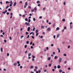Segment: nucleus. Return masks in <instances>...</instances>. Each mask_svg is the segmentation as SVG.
<instances>
[{"label": "nucleus", "mask_w": 73, "mask_h": 73, "mask_svg": "<svg viewBox=\"0 0 73 73\" xmlns=\"http://www.w3.org/2000/svg\"><path fill=\"white\" fill-rule=\"evenodd\" d=\"M25 24L26 25H28V26H30V23H27V22H25Z\"/></svg>", "instance_id": "f257e3e1"}, {"label": "nucleus", "mask_w": 73, "mask_h": 73, "mask_svg": "<svg viewBox=\"0 0 73 73\" xmlns=\"http://www.w3.org/2000/svg\"><path fill=\"white\" fill-rule=\"evenodd\" d=\"M61 61H62V58H60L58 61V62L59 63H60V62H61Z\"/></svg>", "instance_id": "f03ea898"}, {"label": "nucleus", "mask_w": 73, "mask_h": 73, "mask_svg": "<svg viewBox=\"0 0 73 73\" xmlns=\"http://www.w3.org/2000/svg\"><path fill=\"white\" fill-rule=\"evenodd\" d=\"M47 31H50V28H48L47 29Z\"/></svg>", "instance_id": "7ed1b4c3"}, {"label": "nucleus", "mask_w": 73, "mask_h": 73, "mask_svg": "<svg viewBox=\"0 0 73 73\" xmlns=\"http://www.w3.org/2000/svg\"><path fill=\"white\" fill-rule=\"evenodd\" d=\"M31 29V27H29L27 28V31H30V29Z\"/></svg>", "instance_id": "20e7f679"}, {"label": "nucleus", "mask_w": 73, "mask_h": 73, "mask_svg": "<svg viewBox=\"0 0 73 73\" xmlns=\"http://www.w3.org/2000/svg\"><path fill=\"white\" fill-rule=\"evenodd\" d=\"M61 68V66L60 65H58L57 66V68L58 69H60Z\"/></svg>", "instance_id": "39448f33"}, {"label": "nucleus", "mask_w": 73, "mask_h": 73, "mask_svg": "<svg viewBox=\"0 0 73 73\" xmlns=\"http://www.w3.org/2000/svg\"><path fill=\"white\" fill-rule=\"evenodd\" d=\"M60 37V34H58L57 35L56 37L58 38V37Z\"/></svg>", "instance_id": "423d86ee"}, {"label": "nucleus", "mask_w": 73, "mask_h": 73, "mask_svg": "<svg viewBox=\"0 0 73 73\" xmlns=\"http://www.w3.org/2000/svg\"><path fill=\"white\" fill-rule=\"evenodd\" d=\"M54 59H57V58H58V56H55L54 57Z\"/></svg>", "instance_id": "0eeeda50"}, {"label": "nucleus", "mask_w": 73, "mask_h": 73, "mask_svg": "<svg viewBox=\"0 0 73 73\" xmlns=\"http://www.w3.org/2000/svg\"><path fill=\"white\" fill-rule=\"evenodd\" d=\"M59 29H60V28L58 27H57L56 29V30L57 31H58L59 30Z\"/></svg>", "instance_id": "6e6552de"}, {"label": "nucleus", "mask_w": 73, "mask_h": 73, "mask_svg": "<svg viewBox=\"0 0 73 73\" xmlns=\"http://www.w3.org/2000/svg\"><path fill=\"white\" fill-rule=\"evenodd\" d=\"M41 28L43 29V28H44V26H42L41 27Z\"/></svg>", "instance_id": "1a4fd4ad"}, {"label": "nucleus", "mask_w": 73, "mask_h": 73, "mask_svg": "<svg viewBox=\"0 0 73 73\" xmlns=\"http://www.w3.org/2000/svg\"><path fill=\"white\" fill-rule=\"evenodd\" d=\"M60 48H58V53H60Z\"/></svg>", "instance_id": "9d476101"}, {"label": "nucleus", "mask_w": 73, "mask_h": 73, "mask_svg": "<svg viewBox=\"0 0 73 73\" xmlns=\"http://www.w3.org/2000/svg\"><path fill=\"white\" fill-rule=\"evenodd\" d=\"M17 65V63H15L14 64V66H16Z\"/></svg>", "instance_id": "9b49d317"}, {"label": "nucleus", "mask_w": 73, "mask_h": 73, "mask_svg": "<svg viewBox=\"0 0 73 73\" xmlns=\"http://www.w3.org/2000/svg\"><path fill=\"white\" fill-rule=\"evenodd\" d=\"M1 52H3V48H1Z\"/></svg>", "instance_id": "f8f14e48"}, {"label": "nucleus", "mask_w": 73, "mask_h": 73, "mask_svg": "<svg viewBox=\"0 0 73 73\" xmlns=\"http://www.w3.org/2000/svg\"><path fill=\"white\" fill-rule=\"evenodd\" d=\"M59 72L60 73H61V72H62V70H59Z\"/></svg>", "instance_id": "ddd939ff"}, {"label": "nucleus", "mask_w": 73, "mask_h": 73, "mask_svg": "<svg viewBox=\"0 0 73 73\" xmlns=\"http://www.w3.org/2000/svg\"><path fill=\"white\" fill-rule=\"evenodd\" d=\"M25 4L27 6L28 5V3L27 2H26L25 3Z\"/></svg>", "instance_id": "4468645a"}, {"label": "nucleus", "mask_w": 73, "mask_h": 73, "mask_svg": "<svg viewBox=\"0 0 73 73\" xmlns=\"http://www.w3.org/2000/svg\"><path fill=\"white\" fill-rule=\"evenodd\" d=\"M16 5V3L15 2L13 6H15V5Z\"/></svg>", "instance_id": "2eb2a0df"}, {"label": "nucleus", "mask_w": 73, "mask_h": 73, "mask_svg": "<svg viewBox=\"0 0 73 73\" xmlns=\"http://www.w3.org/2000/svg\"><path fill=\"white\" fill-rule=\"evenodd\" d=\"M31 56V53H30L29 54H28L29 57V56Z\"/></svg>", "instance_id": "dca6fc26"}, {"label": "nucleus", "mask_w": 73, "mask_h": 73, "mask_svg": "<svg viewBox=\"0 0 73 73\" xmlns=\"http://www.w3.org/2000/svg\"><path fill=\"white\" fill-rule=\"evenodd\" d=\"M36 3L38 4V3H40V1H37Z\"/></svg>", "instance_id": "f3484780"}, {"label": "nucleus", "mask_w": 73, "mask_h": 73, "mask_svg": "<svg viewBox=\"0 0 73 73\" xmlns=\"http://www.w3.org/2000/svg\"><path fill=\"white\" fill-rule=\"evenodd\" d=\"M8 7H9V6H7L6 7V9H8Z\"/></svg>", "instance_id": "a211bd4d"}, {"label": "nucleus", "mask_w": 73, "mask_h": 73, "mask_svg": "<svg viewBox=\"0 0 73 73\" xmlns=\"http://www.w3.org/2000/svg\"><path fill=\"white\" fill-rule=\"evenodd\" d=\"M34 9L35 11H36L37 10V8L35 7V8H34Z\"/></svg>", "instance_id": "6ab92c4d"}, {"label": "nucleus", "mask_w": 73, "mask_h": 73, "mask_svg": "<svg viewBox=\"0 0 73 73\" xmlns=\"http://www.w3.org/2000/svg\"><path fill=\"white\" fill-rule=\"evenodd\" d=\"M29 35H27V38H29Z\"/></svg>", "instance_id": "aec40b11"}, {"label": "nucleus", "mask_w": 73, "mask_h": 73, "mask_svg": "<svg viewBox=\"0 0 73 73\" xmlns=\"http://www.w3.org/2000/svg\"><path fill=\"white\" fill-rule=\"evenodd\" d=\"M35 69H37L38 68V67H37V66H35Z\"/></svg>", "instance_id": "412c9836"}, {"label": "nucleus", "mask_w": 73, "mask_h": 73, "mask_svg": "<svg viewBox=\"0 0 73 73\" xmlns=\"http://www.w3.org/2000/svg\"><path fill=\"white\" fill-rule=\"evenodd\" d=\"M48 60H50V57L48 58Z\"/></svg>", "instance_id": "4be33fe9"}, {"label": "nucleus", "mask_w": 73, "mask_h": 73, "mask_svg": "<svg viewBox=\"0 0 73 73\" xmlns=\"http://www.w3.org/2000/svg\"><path fill=\"white\" fill-rule=\"evenodd\" d=\"M52 66V64H49V66Z\"/></svg>", "instance_id": "5701e85b"}, {"label": "nucleus", "mask_w": 73, "mask_h": 73, "mask_svg": "<svg viewBox=\"0 0 73 73\" xmlns=\"http://www.w3.org/2000/svg\"><path fill=\"white\" fill-rule=\"evenodd\" d=\"M26 43L27 44H29V41H27L26 42Z\"/></svg>", "instance_id": "b1692460"}, {"label": "nucleus", "mask_w": 73, "mask_h": 73, "mask_svg": "<svg viewBox=\"0 0 73 73\" xmlns=\"http://www.w3.org/2000/svg\"><path fill=\"white\" fill-rule=\"evenodd\" d=\"M35 32H36V33H37L38 32V30H36V31Z\"/></svg>", "instance_id": "393cba45"}, {"label": "nucleus", "mask_w": 73, "mask_h": 73, "mask_svg": "<svg viewBox=\"0 0 73 73\" xmlns=\"http://www.w3.org/2000/svg\"><path fill=\"white\" fill-rule=\"evenodd\" d=\"M32 60L33 61H35V59H34V58H33L32 59Z\"/></svg>", "instance_id": "a878e982"}, {"label": "nucleus", "mask_w": 73, "mask_h": 73, "mask_svg": "<svg viewBox=\"0 0 73 73\" xmlns=\"http://www.w3.org/2000/svg\"><path fill=\"white\" fill-rule=\"evenodd\" d=\"M30 68L31 69H32V68H33V66H31Z\"/></svg>", "instance_id": "bb28decb"}, {"label": "nucleus", "mask_w": 73, "mask_h": 73, "mask_svg": "<svg viewBox=\"0 0 73 73\" xmlns=\"http://www.w3.org/2000/svg\"><path fill=\"white\" fill-rule=\"evenodd\" d=\"M28 8H29V9H31V6H29Z\"/></svg>", "instance_id": "cd10ccee"}, {"label": "nucleus", "mask_w": 73, "mask_h": 73, "mask_svg": "<svg viewBox=\"0 0 73 73\" xmlns=\"http://www.w3.org/2000/svg\"><path fill=\"white\" fill-rule=\"evenodd\" d=\"M63 56H66V54H63Z\"/></svg>", "instance_id": "c85d7f7f"}, {"label": "nucleus", "mask_w": 73, "mask_h": 73, "mask_svg": "<svg viewBox=\"0 0 73 73\" xmlns=\"http://www.w3.org/2000/svg\"><path fill=\"white\" fill-rule=\"evenodd\" d=\"M27 5H25L24 6V8H26V7H27Z\"/></svg>", "instance_id": "c756f323"}, {"label": "nucleus", "mask_w": 73, "mask_h": 73, "mask_svg": "<svg viewBox=\"0 0 73 73\" xmlns=\"http://www.w3.org/2000/svg\"><path fill=\"white\" fill-rule=\"evenodd\" d=\"M27 45H25V48H27Z\"/></svg>", "instance_id": "7c9ffc66"}, {"label": "nucleus", "mask_w": 73, "mask_h": 73, "mask_svg": "<svg viewBox=\"0 0 73 73\" xmlns=\"http://www.w3.org/2000/svg\"><path fill=\"white\" fill-rule=\"evenodd\" d=\"M54 69H56L57 68V67L56 66H54Z\"/></svg>", "instance_id": "2f4dec72"}, {"label": "nucleus", "mask_w": 73, "mask_h": 73, "mask_svg": "<svg viewBox=\"0 0 73 73\" xmlns=\"http://www.w3.org/2000/svg\"><path fill=\"white\" fill-rule=\"evenodd\" d=\"M28 32H26V35H28Z\"/></svg>", "instance_id": "473e14b6"}, {"label": "nucleus", "mask_w": 73, "mask_h": 73, "mask_svg": "<svg viewBox=\"0 0 73 73\" xmlns=\"http://www.w3.org/2000/svg\"><path fill=\"white\" fill-rule=\"evenodd\" d=\"M28 22L29 23H30L31 22V19H29Z\"/></svg>", "instance_id": "72a5a7b5"}, {"label": "nucleus", "mask_w": 73, "mask_h": 73, "mask_svg": "<svg viewBox=\"0 0 73 73\" xmlns=\"http://www.w3.org/2000/svg\"><path fill=\"white\" fill-rule=\"evenodd\" d=\"M64 64H66V61H65L64 62Z\"/></svg>", "instance_id": "f704fd0d"}, {"label": "nucleus", "mask_w": 73, "mask_h": 73, "mask_svg": "<svg viewBox=\"0 0 73 73\" xmlns=\"http://www.w3.org/2000/svg\"><path fill=\"white\" fill-rule=\"evenodd\" d=\"M62 21H65V19H63L62 20Z\"/></svg>", "instance_id": "c9c22d12"}, {"label": "nucleus", "mask_w": 73, "mask_h": 73, "mask_svg": "<svg viewBox=\"0 0 73 73\" xmlns=\"http://www.w3.org/2000/svg\"><path fill=\"white\" fill-rule=\"evenodd\" d=\"M22 37H24V36L22 35V36H21V38H22Z\"/></svg>", "instance_id": "e433bc0d"}, {"label": "nucleus", "mask_w": 73, "mask_h": 73, "mask_svg": "<svg viewBox=\"0 0 73 73\" xmlns=\"http://www.w3.org/2000/svg\"><path fill=\"white\" fill-rule=\"evenodd\" d=\"M25 21H28V19L27 18H25Z\"/></svg>", "instance_id": "4c0bfd02"}, {"label": "nucleus", "mask_w": 73, "mask_h": 73, "mask_svg": "<svg viewBox=\"0 0 73 73\" xmlns=\"http://www.w3.org/2000/svg\"><path fill=\"white\" fill-rule=\"evenodd\" d=\"M32 57L33 58H35V57L34 56V55H32Z\"/></svg>", "instance_id": "58836bf2"}, {"label": "nucleus", "mask_w": 73, "mask_h": 73, "mask_svg": "<svg viewBox=\"0 0 73 73\" xmlns=\"http://www.w3.org/2000/svg\"><path fill=\"white\" fill-rule=\"evenodd\" d=\"M38 33H36V36H38Z\"/></svg>", "instance_id": "ea45409f"}, {"label": "nucleus", "mask_w": 73, "mask_h": 73, "mask_svg": "<svg viewBox=\"0 0 73 73\" xmlns=\"http://www.w3.org/2000/svg\"><path fill=\"white\" fill-rule=\"evenodd\" d=\"M33 21H36V19H35V18H33Z\"/></svg>", "instance_id": "a19ab883"}, {"label": "nucleus", "mask_w": 73, "mask_h": 73, "mask_svg": "<svg viewBox=\"0 0 73 73\" xmlns=\"http://www.w3.org/2000/svg\"><path fill=\"white\" fill-rule=\"evenodd\" d=\"M10 15H11V16H12L13 15V13H11L10 14Z\"/></svg>", "instance_id": "79ce46f5"}, {"label": "nucleus", "mask_w": 73, "mask_h": 73, "mask_svg": "<svg viewBox=\"0 0 73 73\" xmlns=\"http://www.w3.org/2000/svg\"><path fill=\"white\" fill-rule=\"evenodd\" d=\"M31 49H33V46H31Z\"/></svg>", "instance_id": "37998d69"}, {"label": "nucleus", "mask_w": 73, "mask_h": 73, "mask_svg": "<svg viewBox=\"0 0 73 73\" xmlns=\"http://www.w3.org/2000/svg\"><path fill=\"white\" fill-rule=\"evenodd\" d=\"M20 68L21 69H22V68H23V67H22V66H20Z\"/></svg>", "instance_id": "c03bdc74"}, {"label": "nucleus", "mask_w": 73, "mask_h": 73, "mask_svg": "<svg viewBox=\"0 0 73 73\" xmlns=\"http://www.w3.org/2000/svg\"><path fill=\"white\" fill-rule=\"evenodd\" d=\"M9 12H7V15H9Z\"/></svg>", "instance_id": "a18cd8bd"}, {"label": "nucleus", "mask_w": 73, "mask_h": 73, "mask_svg": "<svg viewBox=\"0 0 73 73\" xmlns=\"http://www.w3.org/2000/svg\"><path fill=\"white\" fill-rule=\"evenodd\" d=\"M32 38H33V39L35 38V37H34V36H32Z\"/></svg>", "instance_id": "49530a36"}, {"label": "nucleus", "mask_w": 73, "mask_h": 73, "mask_svg": "<svg viewBox=\"0 0 73 73\" xmlns=\"http://www.w3.org/2000/svg\"><path fill=\"white\" fill-rule=\"evenodd\" d=\"M66 28H67L66 27H64V29H66Z\"/></svg>", "instance_id": "de8ad7c7"}, {"label": "nucleus", "mask_w": 73, "mask_h": 73, "mask_svg": "<svg viewBox=\"0 0 73 73\" xmlns=\"http://www.w3.org/2000/svg\"><path fill=\"white\" fill-rule=\"evenodd\" d=\"M5 13H7V10H6L5 11Z\"/></svg>", "instance_id": "09e8293b"}, {"label": "nucleus", "mask_w": 73, "mask_h": 73, "mask_svg": "<svg viewBox=\"0 0 73 73\" xmlns=\"http://www.w3.org/2000/svg\"><path fill=\"white\" fill-rule=\"evenodd\" d=\"M20 65H21V64H19L18 65V66H20Z\"/></svg>", "instance_id": "8fccbe9b"}, {"label": "nucleus", "mask_w": 73, "mask_h": 73, "mask_svg": "<svg viewBox=\"0 0 73 73\" xmlns=\"http://www.w3.org/2000/svg\"><path fill=\"white\" fill-rule=\"evenodd\" d=\"M31 11L32 12H34V10H33V9H32L31 10Z\"/></svg>", "instance_id": "3c124183"}, {"label": "nucleus", "mask_w": 73, "mask_h": 73, "mask_svg": "<svg viewBox=\"0 0 73 73\" xmlns=\"http://www.w3.org/2000/svg\"><path fill=\"white\" fill-rule=\"evenodd\" d=\"M52 70L53 72H54V71L55 70H54V69L53 68L52 69Z\"/></svg>", "instance_id": "603ef678"}, {"label": "nucleus", "mask_w": 73, "mask_h": 73, "mask_svg": "<svg viewBox=\"0 0 73 73\" xmlns=\"http://www.w3.org/2000/svg\"><path fill=\"white\" fill-rule=\"evenodd\" d=\"M5 42H7V40H4Z\"/></svg>", "instance_id": "864d4df0"}, {"label": "nucleus", "mask_w": 73, "mask_h": 73, "mask_svg": "<svg viewBox=\"0 0 73 73\" xmlns=\"http://www.w3.org/2000/svg\"><path fill=\"white\" fill-rule=\"evenodd\" d=\"M10 3L11 4H12V1H10Z\"/></svg>", "instance_id": "5fc2aeb1"}, {"label": "nucleus", "mask_w": 73, "mask_h": 73, "mask_svg": "<svg viewBox=\"0 0 73 73\" xmlns=\"http://www.w3.org/2000/svg\"><path fill=\"white\" fill-rule=\"evenodd\" d=\"M38 73H40V72H41V70H38Z\"/></svg>", "instance_id": "6e6d98bb"}, {"label": "nucleus", "mask_w": 73, "mask_h": 73, "mask_svg": "<svg viewBox=\"0 0 73 73\" xmlns=\"http://www.w3.org/2000/svg\"><path fill=\"white\" fill-rule=\"evenodd\" d=\"M40 4H38V7H40Z\"/></svg>", "instance_id": "4d7b16f0"}, {"label": "nucleus", "mask_w": 73, "mask_h": 73, "mask_svg": "<svg viewBox=\"0 0 73 73\" xmlns=\"http://www.w3.org/2000/svg\"><path fill=\"white\" fill-rule=\"evenodd\" d=\"M35 28L34 27L33 29V31H35Z\"/></svg>", "instance_id": "13d9d810"}, {"label": "nucleus", "mask_w": 73, "mask_h": 73, "mask_svg": "<svg viewBox=\"0 0 73 73\" xmlns=\"http://www.w3.org/2000/svg\"><path fill=\"white\" fill-rule=\"evenodd\" d=\"M32 33H33V32H31V33H30V35H32Z\"/></svg>", "instance_id": "bf43d9fd"}, {"label": "nucleus", "mask_w": 73, "mask_h": 73, "mask_svg": "<svg viewBox=\"0 0 73 73\" xmlns=\"http://www.w3.org/2000/svg\"><path fill=\"white\" fill-rule=\"evenodd\" d=\"M20 30L21 31H23V28H21L20 29Z\"/></svg>", "instance_id": "052dcab7"}, {"label": "nucleus", "mask_w": 73, "mask_h": 73, "mask_svg": "<svg viewBox=\"0 0 73 73\" xmlns=\"http://www.w3.org/2000/svg\"><path fill=\"white\" fill-rule=\"evenodd\" d=\"M19 3H23V2H22V1H20L19 2Z\"/></svg>", "instance_id": "680f3d73"}, {"label": "nucleus", "mask_w": 73, "mask_h": 73, "mask_svg": "<svg viewBox=\"0 0 73 73\" xmlns=\"http://www.w3.org/2000/svg\"><path fill=\"white\" fill-rule=\"evenodd\" d=\"M9 38H10V40H12V38H11V37H10Z\"/></svg>", "instance_id": "e2e57ef3"}, {"label": "nucleus", "mask_w": 73, "mask_h": 73, "mask_svg": "<svg viewBox=\"0 0 73 73\" xmlns=\"http://www.w3.org/2000/svg\"><path fill=\"white\" fill-rule=\"evenodd\" d=\"M12 4H10V7H12Z\"/></svg>", "instance_id": "0e129e2a"}, {"label": "nucleus", "mask_w": 73, "mask_h": 73, "mask_svg": "<svg viewBox=\"0 0 73 73\" xmlns=\"http://www.w3.org/2000/svg\"><path fill=\"white\" fill-rule=\"evenodd\" d=\"M39 19H42V16L40 17Z\"/></svg>", "instance_id": "69168bd1"}, {"label": "nucleus", "mask_w": 73, "mask_h": 73, "mask_svg": "<svg viewBox=\"0 0 73 73\" xmlns=\"http://www.w3.org/2000/svg\"><path fill=\"white\" fill-rule=\"evenodd\" d=\"M68 70H69L70 69V67H69L68 68Z\"/></svg>", "instance_id": "338daca9"}, {"label": "nucleus", "mask_w": 73, "mask_h": 73, "mask_svg": "<svg viewBox=\"0 0 73 73\" xmlns=\"http://www.w3.org/2000/svg\"><path fill=\"white\" fill-rule=\"evenodd\" d=\"M68 48L69 49V48H70V46L69 45L68 46Z\"/></svg>", "instance_id": "774afa93"}]
</instances>
